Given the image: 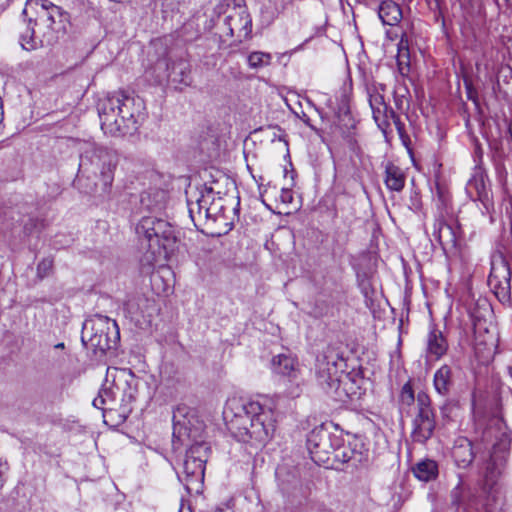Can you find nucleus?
Returning a JSON list of instances; mask_svg holds the SVG:
<instances>
[{
  "label": "nucleus",
  "mask_w": 512,
  "mask_h": 512,
  "mask_svg": "<svg viewBox=\"0 0 512 512\" xmlns=\"http://www.w3.org/2000/svg\"><path fill=\"white\" fill-rule=\"evenodd\" d=\"M223 416L235 439L254 446L267 444L276 428L274 411L258 401L237 397L228 399Z\"/></svg>",
  "instance_id": "obj_1"
},
{
  "label": "nucleus",
  "mask_w": 512,
  "mask_h": 512,
  "mask_svg": "<svg viewBox=\"0 0 512 512\" xmlns=\"http://www.w3.org/2000/svg\"><path fill=\"white\" fill-rule=\"evenodd\" d=\"M144 100L134 94L119 91L98 104L101 129L111 136L132 134L144 118Z\"/></svg>",
  "instance_id": "obj_2"
},
{
  "label": "nucleus",
  "mask_w": 512,
  "mask_h": 512,
  "mask_svg": "<svg viewBox=\"0 0 512 512\" xmlns=\"http://www.w3.org/2000/svg\"><path fill=\"white\" fill-rule=\"evenodd\" d=\"M135 232L141 243L147 244L145 259L149 265L159 258H166L174 251L177 236L174 227L167 220L156 216H143L136 224Z\"/></svg>",
  "instance_id": "obj_3"
},
{
  "label": "nucleus",
  "mask_w": 512,
  "mask_h": 512,
  "mask_svg": "<svg viewBox=\"0 0 512 512\" xmlns=\"http://www.w3.org/2000/svg\"><path fill=\"white\" fill-rule=\"evenodd\" d=\"M415 401L417 413L412 422L411 437L414 442L424 444L433 436L436 428L435 412L432 408L430 396L422 391L415 398L411 381H408L402 386L399 393L398 403L400 411H408Z\"/></svg>",
  "instance_id": "obj_4"
},
{
  "label": "nucleus",
  "mask_w": 512,
  "mask_h": 512,
  "mask_svg": "<svg viewBox=\"0 0 512 512\" xmlns=\"http://www.w3.org/2000/svg\"><path fill=\"white\" fill-rule=\"evenodd\" d=\"M118 163L119 155L115 150L89 143L80 154L79 172L88 177H98L102 183L103 193L109 194Z\"/></svg>",
  "instance_id": "obj_5"
},
{
  "label": "nucleus",
  "mask_w": 512,
  "mask_h": 512,
  "mask_svg": "<svg viewBox=\"0 0 512 512\" xmlns=\"http://www.w3.org/2000/svg\"><path fill=\"white\" fill-rule=\"evenodd\" d=\"M134 384L135 377L130 370L115 367L107 368L105 383L98 396L93 400L94 407L102 410H111L112 407H107V405L115 401V390H121L123 391V413L131 412L130 404L135 401L137 394L136 388L133 387Z\"/></svg>",
  "instance_id": "obj_6"
},
{
  "label": "nucleus",
  "mask_w": 512,
  "mask_h": 512,
  "mask_svg": "<svg viewBox=\"0 0 512 512\" xmlns=\"http://www.w3.org/2000/svg\"><path fill=\"white\" fill-rule=\"evenodd\" d=\"M345 359L338 349L328 346L317 357V380L325 392L335 399L341 400L344 390L341 389V375L344 372Z\"/></svg>",
  "instance_id": "obj_7"
},
{
  "label": "nucleus",
  "mask_w": 512,
  "mask_h": 512,
  "mask_svg": "<svg viewBox=\"0 0 512 512\" xmlns=\"http://www.w3.org/2000/svg\"><path fill=\"white\" fill-rule=\"evenodd\" d=\"M120 339V331L115 320L107 316L95 315L83 323L81 340L101 353L115 348Z\"/></svg>",
  "instance_id": "obj_8"
},
{
  "label": "nucleus",
  "mask_w": 512,
  "mask_h": 512,
  "mask_svg": "<svg viewBox=\"0 0 512 512\" xmlns=\"http://www.w3.org/2000/svg\"><path fill=\"white\" fill-rule=\"evenodd\" d=\"M209 451L205 443H195L186 452L178 478L189 493H198L202 487Z\"/></svg>",
  "instance_id": "obj_9"
},
{
  "label": "nucleus",
  "mask_w": 512,
  "mask_h": 512,
  "mask_svg": "<svg viewBox=\"0 0 512 512\" xmlns=\"http://www.w3.org/2000/svg\"><path fill=\"white\" fill-rule=\"evenodd\" d=\"M509 445L510 443L504 435L497 443H493L490 458L486 462L483 479V490L488 494L498 491L501 481L507 474Z\"/></svg>",
  "instance_id": "obj_10"
},
{
  "label": "nucleus",
  "mask_w": 512,
  "mask_h": 512,
  "mask_svg": "<svg viewBox=\"0 0 512 512\" xmlns=\"http://www.w3.org/2000/svg\"><path fill=\"white\" fill-rule=\"evenodd\" d=\"M342 439L331 431L330 425L315 427L307 437V449L311 459L318 465H328L334 448Z\"/></svg>",
  "instance_id": "obj_11"
},
{
  "label": "nucleus",
  "mask_w": 512,
  "mask_h": 512,
  "mask_svg": "<svg viewBox=\"0 0 512 512\" xmlns=\"http://www.w3.org/2000/svg\"><path fill=\"white\" fill-rule=\"evenodd\" d=\"M23 15L28 21L29 29L35 32V29H46L51 17H61V7L49 0H27Z\"/></svg>",
  "instance_id": "obj_12"
},
{
  "label": "nucleus",
  "mask_w": 512,
  "mask_h": 512,
  "mask_svg": "<svg viewBox=\"0 0 512 512\" xmlns=\"http://www.w3.org/2000/svg\"><path fill=\"white\" fill-rule=\"evenodd\" d=\"M511 270L505 258L499 254L493 256L488 285L501 301L509 300L511 294Z\"/></svg>",
  "instance_id": "obj_13"
},
{
  "label": "nucleus",
  "mask_w": 512,
  "mask_h": 512,
  "mask_svg": "<svg viewBox=\"0 0 512 512\" xmlns=\"http://www.w3.org/2000/svg\"><path fill=\"white\" fill-rule=\"evenodd\" d=\"M215 195L213 188L207 186L187 192L188 212L195 226L204 221L205 210L212 204Z\"/></svg>",
  "instance_id": "obj_14"
},
{
  "label": "nucleus",
  "mask_w": 512,
  "mask_h": 512,
  "mask_svg": "<svg viewBox=\"0 0 512 512\" xmlns=\"http://www.w3.org/2000/svg\"><path fill=\"white\" fill-rule=\"evenodd\" d=\"M450 502L451 507L455 508L456 512H469L477 505L476 496L470 487L464 483L461 476H459L457 485L451 490Z\"/></svg>",
  "instance_id": "obj_15"
},
{
  "label": "nucleus",
  "mask_w": 512,
  "mask_h": 512,
  "mask_svg": "<svg viewBox=\"0 0 512 512\" xmlns=\"http://www.w3.org/2000/svg\"><path fill=\"white\" fill-rule=\"evenodd\" d=\"M362 448V446L360 447ZM331 457L342 464H350L352 467L357 468L359 465L367 461V452L357 448V444L344 445L341 442L334 448Z\"/></svg>",
  "instance_id": "obj_16"
},
{
  "label": "nucleus",
  "mask_w": 512,
  "mask_h": 512,
  "mask_svg": "<svg viewBox=\"0 0 512 512\" xmlns=\"http://www.w3.org/2000/svg\"><path fill=\"white\" fill-rule=\"evenodd\" d=\"M167 192L159 188H150L141 193L140 209L150 213L162 211L167 203Z\"/></svg>",
  "instance_id": "obj_17"
},
{
  "label": "nucleus",
  "mask_w": 512,
  "mask_h": 512,
  "mask_svg": "<svg viewBox=\"0 0 512 512\" xmlns=\"http://www.w3.org/2000/svg\"><path fill=\"white\" fill-rule=\"evenodd\" d=\"M452 457L458 467H469L475 457L472 442L465 437L458 438L452 449Z\"/></svg>",
  "instance_id": "obj_18"
},
{
  "label": "nucleus",
  "mask_w": 512,
  "mask_h": 512,
  "mask_svg": "<svg viewBox=\"0 0 512 512\" xmlns=\"http://www.w3.org/2000/svg\"><path fill=\"white\" fill-rule=\"evenodd\" d=\"M447 350L448 342L444 337L443 333L437 328H432L427 335V357L432 358L434 360H439L442 356L446 354Z\"/></svg>",
  "instance_id": "obj_19"
},
{
  "label": "nucleus",
  "mask_w": 512,
  "mask_h": 512,
  "mask_svg": "<svg viewBox=\"0 0 512 512\" xmlns=\"http://www.w3.org/2000/svg\"><path fill=\"white\" fill-rule=\"evenodd\" d=\"M271 369L283 376L296 377L298 362L290 353H281L272 358Z\"/></svg>",
  "instance_id": "obj_20"
},
{
  "label": "nucleus",
  "mask_w": 512,
  "mask_h": 512,
  "mask_svg": "<svg viewBox=\"0 0 512 512\" xmlns=\"http://www.w3.org/2000/svg\"><path fill=\"white\" fill-rule=\"evenodd\" d=\"M378 16L384 25L395 26L401 21L403 14L396 2L386 0L379 5Z\"/></svg>",
  "instance_id": "obj_21"
},
{
  "label": "nucleus",
  "mask_w": 512,
  "mask_h": 512,
  "mask_svg": "<svg viewBox=\"0 0 512 512\" xmlns=\"http://www.w3.org/2000/svg\"><path fill=\"white\" fill-rule=\"evenodd\" d=\"M452 369L448 365H442L436 370L433 377L435 391L441 396L449 395L453 387Z\"/></svg>",
  "instance_id": "obj_22"
},
{
  "label": "nucleus",
  "mask_w": 512,
  "mask_h": 512,
  "mask_svg": "<svg viewBox=\"0 0 512 512\" xmlns=\"http://www.w3.org/2000/svg\"><path fill=\"white\" fill-rule=\"evenodd\" d=\"M412 472L422 482L434 481L439 474L438 463L432 459H423L412 467Z\"/></svg>",
  "instance_id": "obj_23"
},
{
  "label": "nucleus",
  "mask_w": 512,
  "mask_h": 512,
  "mask_svg": "<svg viewBox=\"0 0 512 512\" xmlns=\"http://www.w3.org/2000/svg\"><path fill=\"white\" fill-rule=\"evenodd\" d=\"M433 236L443 247L455 246L457 241L455 231L443 219H436L434 222Z\"/></svg>",
  "instance_id": "obj_24"
},
{
  "label": "nucleus",
  "mask_w": 512,
  "mask_h": 512,
  "mask_svg": "<svg viewBox=\"0 0 512 512\" xmlns=\"http://www.w3.org/2000/svg\"><path fill=\"white\" fill-rule=\"evenodd\" d=\"M384 182L389 190L397 192L402 191L405 186V175L402 169L388 162L385 166Z\"/></svg>",
  "instance_id": "obj_25"
},
{
  "label": "nucleus",
  "mask_w": 512,
  "mask_h": 512,
  "mask_svg": "<svg viewBox=\"0 0 512 512\" xmlns=\"http://www.w3.org/2000/svg\"><path fill=\"white\" fill-rule=\"evenodd\" d=\"M397 66L402 76H407L410 72V51L408 34H402L398 43Z\"/></svg>",
  "instance_id": "obj_26"
},
{
  "label": "nucleus",
  "mask_w": 512,
  "mask_h": 512,
  "mask_svg": "<svg viewBox=\"0 0 512 512\" xmlns=\"http://www.w3.org/2000/svg\"><path fill=\"white\" fill-rule=\"evenodd\" d=\"M164 64L169 71L168 77L171 78L172 81L186 86L190 84L189 64L186 61L180 60L172 64L170 62H165Z\"/></svg>",
  "instance_id": "obj_27"
},
{
  "label": "nucleus",
  "mask_w": 512,
  "mask_h": 512,
  "mask_svg": "<svg viewBox=\"0 0 512 512\" xmlns=\"http://www.w3.org/2000/svg\"><path fill=\"white\" fill-rule=\"evenodd\" d=\"M225 24L229 32H241L243 30H250L251 28V20L247 14L242 15L240 13H235L228 15L225 18Z\"/></svg>",
  "instance_id": "obj_28"
},
{
  "label": "nucleus",
  "mask_w": 512,
  "mask_h": 512,
  "mask_svg": "<svg viewBox=\"0 0 512 512\" xmlns=\"http://www.w3.org/2000/svg\"><path fill=\"white\" fill-rule=\"evenodd\" d=\"M71 27L72 24L69 13L61 8V17H51L49 22H47L46 30H52L53 32H67Z\"/></svg>",
  "instance_id": "obj_29"
},
{
  "label": "nucleus",
  "mask_w": 512,
  "mask_h": 512,
  "mask_svg": "<svg viewBox=\"0 0 512 512\" xmlns=\"http://www.w3.org/2000/svg\"><path fill=\"white\" fill-rule=\"evenodd\" d=\"M390 111H393L388 105H385L384 108L376 107L372 108V114L375 122L378 127L386 133L387 128L390 125Z\"/></svg>",
  "instance_id": "obj_30"
},
{
  "label": "nucleus",
  "mask_w": 512,
  "mask_h": 512,
  "mask_svg": "<svg viewBox=\"0 0 512 512\" xmlns=\"http://www.w3.org/2000/svg\"><path fill=\"white\" fill-rule=\"evenodd\" d=\"M19 43L26 51H33L43 47V39L40 34H21Z\"/></svg>",
  "instance_id": "obj_31"
},
{
  "label": "nucleus",
  "mask_w": 512,
  "mask_h": 512,
  "mask_svg": "<svg viewBox=\"0 0 512 512\" xmlns=\"http://www.w3.org/2000/svg\"><path fill=\"white\" fill-rule=\"evenodd\" d=\"M271 55L264 52H253L248 56V63L251 68H260L270 64Z\"/></svg>",
  "instance_id": "obj_32"
},
{
  "label": "nucleus",
  "mask_w": 512,
  "mask_h": 512,
  "mask_svg": "<svg viewBox=\"0 0 512 512\" xmlns=\"http://www.w3.org/2000/svg\"><path fill=\"white\" fill-rule=\"evenodd\" d=\"M500 423V420L497 418H492L489 422V425L483 428L481 434V441L485 444L492 443L494 439H498L497 432L493 426H496Z\"/></svg>",
  "instance_id": "obj_33"
},
{
  "label": "nucleus",
  "mask_w": 512,
  "mask_h": 512,
  "mask_svg": "<svg viewBox=\"0 0 512 512\" xmlns=\"http://www.w3.org/2000/svg\"><path fill=\"white\" fill-rule=\"evenodd\" d=\"M222 201H223L222 198L220 196H218V194L216 193V195L214 197V201L212 202V204H210L209 208L207 210H205L204 221L208 220V219L214 220L217 217V215L223 209Z\"/></svg>",
  "instance_id": "obj_34"
},
{
  "label": "nucleus",
  "mask_w": 512,
  "mask_h": 512,
  "mask_svg": "<svg viewBox=\"0 0 512 512\" xmlns=\"http://www.w3.org/2000/svg\"><path fill=\"white\" fill-rule=\"evenodd\" d=\"M167 39L166 37H158L156 39H153L150 43V47L155 49V53L158 55V57H164L167 55Z\"/></svg>",
  "instance_id": "obj_35"
},
{
  "label": "nucleus",
  "mask_w": 512,
  "mask_h": 512,
  "mask_svg": "<svg viewBox=\"0 0 512 512\" xmlns=\"http://www.w3.org/2000/svg\"><path fill=\"white\" fill-rule=\"evenodd\" d=\"M53 268V260L51 258L42 259L37 265V276L40 279L47 277Z\"/></svg>",
  "instance_id": "obj_36"
},
{
  "label": "nucleus",
  "mask_w": 512,
  "mask_h": 512,
  "mask_svg": "<svg viewBox=\"0 0 512 512\" xmlns=\"http://www.w3.org/2000/svg\"><path fill=\"white\" fill-rule=\"evenodd\" d=\"M390 120L393 122L400 138L402 139L403 143L406 144V140L408 139V136L405 131V125L401 121L400 117L394 112L390 111Z\"/></svg>",
  "instance_id": "obj_37"
},
{
  "label": "nucleus",
  "mask_w": 512,
  "mask_h": 512,
  "mask_svg": "<svg viewBox=\"0 0 512 512\" xmlns=\"http://www.w3.org/2000/svg\"><path fill=\"white\" fill-rule=\"evenodd\" d=\"M369 104L371 109L376 107L384 108L387 105L384 101L383 95L378 92L369 93Z\"/></svg>",
  "instance_id": "obj_38"
},
{
  "label": "nucleus",
  "mask_w": 512,
  "mask_h": 512,
  "mask_svg": "<svg viewBox=\"0 0 512 512\" xmlns=\"http://www.w3.org/2000/svg\"><path fill=\"white\" fill-rule=\"evenodd\" d=\"M280 200L284 204H290L293 202V192L288 188H282L280 194Z\"/></svg>",
  "instance_id": "obj_39"
},
{
  "label": "nucleus",
  "mask_w": 512,
  "mask_h": 512,
  "mask_svg": "<svg viewBox=\"0 0 512 512\" xmlns=\"http://www.w3.org/2000/svg\"><path fill=\"white\" fill-rule=\"evenodd\" d=\"M224 36H225V38H223L222 36L220 37L219 47H220V49L226 50V49L231 48L232 45L230 43L228 44L227 42L230 38H232L234 36V34L226 33V34H224Z\"/></svg>",
  "instance_id": "obj_40"
},
{
  "label": "nucleus",
  "mask_w": 512,
  "mask_h": 512,
  "mask_svg": "<svg viewBox=\"0 0 512 512\" xmlns=\"http://www.w3.org/2000/svg\"><path fill=\"white\" fill-rule=\"evenodd\" d=\"M467 89V97L470 101H472L476 106H478V95L477 92L470 86L466 85Z\"/></svg>",
  "instance_id": "obj_41"
},
{
  "label": "nucleus",
  "mask_w": 512,
  "mask_h": 512,
  "mask_svg": "<svg viewBox=\"0 0 512 512\" xmlns=\"http://www.w3.org/2000/svg\"><path fill=\"white\" fill-rule=\"evenodd\" d=\"M6 465L0 463V489L3 488V486L6 483V472H7Z\"/></svg>",
  "instance_id": "obj_42"
},
{
  "label": "nucleus",
  "mask_w": 512,
  "mask_h": 512,
  "mask_svg": "<svg viewBox=\"0 0 512 512\" xmlns=\"http://www.w3.org/2000/svg\"><path fill=\"white\" fill-rule=\"evenodd\" d=\"M55 348L63 349L64 348V343H58L57 345H55Z\"/></svg>",
  "instance_id": "obj_43"
},
{
  "label": "nucleus",
  "mask_w": 512,
  "mask_h": 512,
  "mask_svg": "<svg viewBox=\"0 0 512 512\" xmlns=\"http://www.w3.org/2000/svg\"><path fill=\"white\" fill-rule=\"evenodd\" d=\"M24 230H25V233H26V234L31 233V230H30V229H28L27 225L24 227Z\"/></svg>",
  "instance_id": "obj_44"
},
{
  "label": "nucleus",
  "mask_w": 512,
  "mask_h": 512,
  "mask_svg": "<svg viewBox=\"0 0 512 512\" xmlns=\"http://www.w3.org/2000/svg\"><path fill=\"white\" fill-rule=\"evenodd\" d=\"M482 426H483V423H482L481 421H478V422H477V427H478V428H481Z\"/></svg>",
  "instance_id": "obj_45"
},
{
  "label": "nucleus",
  "mask_w": 512,
  "mask_h": 512,
  "mask_svg": "<svg viewBox=\"0 0 512 512\" xmlns=\"http://www.w3.org/2000/svg\"><path fill=\"white\" fill-rule=\"evenodd\" d=\"M305 123H306L309 127L313 128V126H312V125L310 124V122H309V119L305 120Z\"/></svg>",
  "instance_id": "obj_46"
},
{
  "label": "nucleus",
  "mask_w": 512,
  "mask_h": 512,
  "mask_svg": "<svg viewBox=\"0 0 512 512\" xmlns=\"http://www.w3.org/2000/svg\"><path fill=\"white\" fill-rule=\"evenodd\" d=\"M508 372H509L510 376H512V367L511 366L508 367Z\"/></svg>",
  "instance_id": "obj_47"
},
{
  "label": "nucleus",
  "mask_w": 512,
  "mask_h": 512,
  "mask_svg": "<svg viewBox=\"0 0 512 512\" xmlns=\"http://www.w3.org/2000/svg\"><path fill=\"white\" fill-rule=\"evenodd\" d=\"M359 3H364L366 2L367 0H357Z\"/></svg>",
  "instance_id": "obj_48"
},
{
  "label": "nucleus",
  "mask_w": 512,
  "mask_h": 512,
  "mask_svg": "<svg viewBox=\"0 0 512 512\" xmlns=\"http://www.w3.org/2000/svg\"><path fill=\"white\" fill-rule=\"evenodd\" d=\"M162 64V61L160 59H158V65H161Z\"/></svg>",
  "instance_id": "obj_49"
},
{
  "label": "nucleus",
  "mask_w": 512,
  "mask_h": 512,
  "mask_svg": "<svg viewBox=\"0 0 512 512\" xmlns=\"http://www.w3.org/2000/svg\"><path fill=\"white\" fill-rule=\"evenodd\" d=\"M507 2H510V0H507Z\"/></svg>",
  "instance_id": "obj_50"
}]
</instances>
